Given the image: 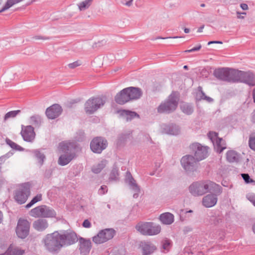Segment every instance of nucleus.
I'll return each instance as SVG.
<instances>
[{
  "instance_id": "nucleus-1",
  "label": "nucleus",
  "mask_w": 255,
  "mask_h": 255,
  "mask_svg": "<svg viewBox=\"0 0 255 255\" xmlns=\"http://www.w3.org/2000/svg\"><path fill=\"white\" fill-rule=\"evenodd\" d=\"M221 186L210 180H203L194 182L189 187L190 193L194 196H200L208 193L209 191H216L217 193L221 192Z\"/></svg>"
},
{
  "instance_id": "nucleus-2",
  "label": "nucleus",
  "mask_w": 255,
  "mask_h": 255,
  "mask_svg": "<svg viewBox=\"0 0 255 255\" xmlns=\"http://www.w3.org/2000/svg\"><path fill=\"white\" fill-rule=\"evenodd\" d=\"M42 242L45 249L54 254L58 253L63 247L58 231L46 235Z\"/></svg>"
},
{
  "instance_id": "nucleus-3",
  "label": "nucleus",
  "mask_w": 255,
  "mask_h": 255,
  "mask_svg": "<svg viewBox=\"0 0 255 255\" xmlns=\"http://www.w3.org/2000/svg\"><path fill=\"white\" fill-rule=\"evenodd\" d=\"M179 98L177 93L172 92L168 98L161 102L157 108V111L160 114H169L176 109L178 104Z\"/></svg>"
},
{
  "instance_id": "nucleus-4",
  "label": "nucleus",
  "mask_w": 255,
  "mask_h": 255,
  "mask_svg": "<svg viewBox=\"0 0 255 255\" xmlns=\"http://www.w3.org/2000/svg\"><path fill=\"white\" fill-rule=\"evenodd\" d=\"M30 215L34 218H50L56 216V211L51 207L42 205L37 206L29 212Z\"/></svg>"
},
{
  "instance_id": "nucleus-5",
  "label": "nucleus",
  "mask_w": 255,
  "mask_h": 255,
  "mask_svg": "<svg viewBox=\"0 0 255 255\" xmlns=\"http://www.w3.org/2000/svg\"><path fill=\"white\" fill-rule=\"evenodd\" d=\"M30 194V189L29 183H22L15 191L14 199L18 204H23L26 202Z\"/></svg>"
},
{
  "instance_id": "nucleus-6",
  "label": "nucleus",
  "mask_w": 255,
  "mask_h": 255,
  "mask_svg": "<svg viewBox=\"0 0 255 255\" xmlns=\"http://www.w3.org/2000/svg\"><path fill=\"white\" fill-rule=\"evenodd\" d=\"M236 70L229 68H220L214 71L215 77L220 80L234 83Z\"/></svg>"
},
{
  "instance_id": "nucleus-7",
  "label": "nucleus",
  "mask_w": 255,
  "mask_h": 255,
  "mask_svg": "<svg viewBox=\"0 0 255 255\" xmlns=\"http://www.w3.org/2000/svg\"><path fill=\"white\" fill-rule=\"evenodd\" d=\"M234 83H244L249 86H255V75L251 71L236 70Z\"/></svg>"
},
{
  "instance_id": "nucleus-8",
  "label": "nucleus",
  "mask_w": 255,
  "mask_h": 255,
  "mask_svg": "<svg viewBox=\"0 0 255 255\" xmlns=\"http://www.w3.org/2000/svg\"><path fill=\"white\" fill-rule=\"evenodd\" d=\"M105 100L99 97L89 99L85 104V111L88 114H92L104 106Z\"/></svg>"
},
{
  "instance_id": "nucleus-9",
  "label": "nucleus",
  "mask_w": 255,
  "mask_h": 255,
  "mask_svg": "<svg viewBox=\"0 0 255 255\" xmlns=\"http://www.w3.org/2000/svg\"><path fill=\"white\" fill-rule=\"evenodd\" d=\"M190 148L198 161L204 159L208 155V147L202 145L198 142L191 144Z\"/></svg>"
},
{
  "instance_id": "nucleus-10",
  "label": "nucleus",
  "mask_w": 255,
  "mask_h": 255,
  "mask_svg": "<svg viewBox=\"0 0 255 255\" xmlns=\"http://www.w3.org/2000/svg\"><path fill=\"white\" fill-rule=\"evenodd\" d=\"M63 247L69 246L76 243L79 238L77 234L70 230L60 231L59 232Z\"/></svg>"
},
{
  "instance_id": "nucleus-11",
  "label": "nucleus",
  "mask_w": 255,
  "mask_h": 255,
  "mask_svg": "<svg viewBox=\"0 0 255 255\" xmlns=\"http://www.w3.org/2000/svg\"><path fill=\"white\" fill-rule=\"evenodd\" d=\"M115 234L113 229H105L100 231L98 234L93 237V241L96 244H101L112 239Z\"/></svg>"
},
{
  "instance_id": "nucleus-12",
  "label": "nucleus",
  "mask_w": 255,
  "mask_h": 255,
  "mask_svg": "<svg viewBox=\"0 0 255 255\" xmlns=\"http://www.w3.org/2000/svg\"><path fill=\"white\" fill-rule=\"evenodd\" d=\"M108 146V141L106 138L97 136L94 138L90 143L91 150L96 153H101Z\"/></svg>"
},
{
  "instance_id": "nucleus-13",
  "label": "nucleus",
  "mask_w": 255,
  "mask_h": 255,
  "mask_svg": "<svg viewBox=\"0 0 255 255\" xmlns=\"http://www.w3.org/2000/svg\"><path fill=\"white\" fill-rule=\"evenodd\" d=\"M30 223L26 219H19L16 228V233L18 238L25 239L29 234Z\"/></svg>"
},
{
  "instance_id": "nucleus-14",
  "label": "nucleus",
  "mask_w": 255,
  "mask_h": 255,
  "mask_svg": "<svg viewBox=\"0 0 255 255\" xmlns=\"http://www.w3.org/2000/svg\"><path fill=\"white\" fill-rule=\"evenodd\" d=\"M125 183L128 186L129 189L134 192L133 197L137 198L140 191L139 186L137 184L135 180L132 177L130 172L128 171L126 173L125 178Z\"/></svg>"
},
{
  "instance_id": "nucleus-15",
  "label": "nucleus",
  "mask_w": 255,
  "mask_h": 255,
  "mask_svg": "<svg viewBox=\"0 0 255 255\" xmlns=\"http://www.w3.org/2000/svg\"><path fill=\"white\" fill-rule=\"evenodd\" d=\"M221 192L217 193L216 191H209L212 194H209L205 196L202 200V203L204 207L206 208H211L214 206L218 201V196L222 193V187L221 186Z\"/></svg>"
},
{
  "instance_id": "nucleus-16",
  "label": "nucleus",
  "mask_w": 255,
  "mask_h": 255,
  "mask_svg": "<svg viewBox=\"0 0 255 255\" xmlns=\"http://www.w3.org/2000/svg\"><path fill=\"white\" fill-rule=\"evenodd\" d=\"M197 162L198 161L193 156L189 154L183 156L181 159L182 167L187 172L193 171L195 169Z\"/></svg>"
},
{
  "instance_id": "nucleus-17",
  "label": "nucleus",
  "mask_w": 255,
  "mask_h": 255,
  "mask_svg": "<svg viewBox=\"0 0 255 255\" xmlns=\"http://www.w3.org/2000/svg\"><path fill=\"white\" fill-rule=\"evenodd\" d=\"M161 132L163 133L172 135H177L180 133V126L174 123L163 124L161 126Z\"/></svg>"
},
{
  "instance_id": "nucleus-18",
  "label": "nucleus",
  "mask_w": 255,
  "mask_h": 255,
  "mask_svg": "<svg viewBox=\"0 0 255 255\" xmlns=\"http://www.w3.org/2000/svg\"><path fill=\"white\" fill-rule=\"evenodd\" d=\"M78 247L81 255H88L92 248V243L90 239L80 237Z\"/></svg>"
},
{
  "instance_id": "nucleus-19",
  "label": "nucleus",
  "mask_w": 255,
  "mask_h": 255,
  "mask_svg": "<svg viewBox=\"0 0 255 255\" xmlns=\"http://www.w3.org/2000/svg\"><path fill=\"white\" fill-rule=\"evenodd\" d=\"M21 134L23 139L27 142L33 141L35 135L34 128L31 126H22Z\"/></svg>"
},
{
  "instance_id": "nucleus-20",
  "label": "nucleus",
  "mask_w": 255,
  "mask_h": 255,
  "mask_svg": "<svg viewBox=\"0 0 255 255\" xmlns=\"http://www.w3.org/2000/svg\"><path fill=\"white\" fill-rule=\"evenodd\" d=\"M62 111V108L59 105L54 104L46 109L45 114L48 119H54L61 114Z\"/></svg>"
},
{
  "instance_id": "nucleus-21",
  "label": "nucleus",
  "mask_w": 255,
  "mask_h": 255,
  "mask_svg": "<svg viewBox=\"0 0 255 255\" xmlns=\"http://www.w3.org/2000/svg\"><path fill=\"white\" fill-rule=\"evenodd\" d=\"M76 147L75 143L74 142L62 141L59 144L58 148L59 150L64 153L71 154L75 153Z\"/></svg>"
},
{
  "instance_id": "nucleus-22",
  "label": "nucleus",
  "mask_w": 255,
  "mask_h": 255,
  "mask_svg": "<svg viewBox=\"0 0 255 255\" xmlns=\"http://www.w3.org/2000/svg\"><path fill=\"white\" fill-rule=\"evenodd\" d=\"M142 255H151L156 250V246L150 242L143 241L140 244Z\"/></svg>"
},
{
  "instance_id": "nucleus-23",
  "label": "nucleus",
  "mask_w": 255,
  "mask_h": 255,
  "mask_svg": "<svg viewBox=\"0 0 255 255\" xmlns=\"http://www.w3.org/2000/svg\"><path fill=\"white\" fill-rule=\"evenodd\" d=\"M128 89L127 88H125L116 95L115 100L117 104L124 105L130 101L128 93Z\"/></svg>"
},
{
  "instance_id": "nucleus-24",
  "label": "nucleus",
  "mask_w": 255,
  "mask_h": 255,
  "mask_svg": "<svg viewBox=\"0 0 255 255\" xmlns=\"http://www.w3.org/2000/svg\"><path fill=\"white\" fill-rule=\"evenodd\" d=\"M32 226L37 231L43 232L48 228L49 224L45 219L40 218L34 221Z\"/></svg>"
},
{
  "instance_id": "nucleus-25",
  "label": "nucleus",
  "mask_w": 255,
  "mask_h": 255,
  "mask_svg": "<svg viewBox=\"0 0 255 255\" xmlns=\"http://www.w3.org/2000/svg\"><path fill=\"white\" fill-rule=\"evenodd\" d=\"M127 88L128 89V93L129 98V101L137 100L140 98L142 95L141 90L139 88L129 87Z\"/></svg>"
},
{
  "instance_id": "nucleus-26",
  "label": "nucleus",
  "mask_w": 255,
  "mask_h": 255,
  "mask_svg": "<svg viewBox=\"0 0 255 255\" xmlns=\"http://www.w3.org/2000/svg\"><path fill=\"white\" fill-rule=\"evenodd\" d=\"M118 112L127 122L130 121L135 118H139L138 114L135 112L123 110L119 111Z\"/></svg>"
},
{
  "instance_id": "nucleus-27",
  "label": "nucleus",
  "mask_w": 255,
  "mask_h": 255,
  "mask_svg": "<svg viewBox=\"0 0 255 255\" xmlns=\"http://www.w3.org/2000/svg\"><path fill=\"white\" fill-rule=\"evenodd\" d=\"M75 153L67 154L64 153L61 155L58 159L59 165L64 166L68 164L75 157Z\"/></svg>"
},
{
  "instance_id": "nucleus-28",
  "label": "nucleus",
  "mask_w": 255,
  "mask_h": 255,
  "mask_svg": "<svg viewBox=\"0 0 255 255\" xmlns=\"http://www.w3.org/2000/svg\"><path fill=\"white\" fill-rule=\"evenodd\" d=\"M159 219L165 225H170L173 223L174 220L173 215L168 212L161 214Z\"/></svg>"
},
{
  "instance_id": "nucleus-29",
  "label": "nucleus",
  "mask_w": 255,
  "mask_h": 255,
  "mask_svg": "<svg viewBox=\"0 0 255 255\" xmlns=\"http://www.w3.org/2000/svg\"><path fill=\"white\" fill-rule=\"evenodd\" d=\"M149 222H139L135 226L136 230L141 235L147 236Z\"/></svg>"
},
{
  "instance_id": "nucleus-30",
  "label": "nucleus",
  "mask_w": 255,
  "mask_h": 255,
  "mask_svg": "<svg viewBox=\"0 0 255 255\" xmlns=\"http://www.w3.org/2000/svg\"><path fill=\"white\" fill-rule=\"evenodd\" d=\"M148 231L147 236H154L158 234L161 231V227L153 222H149Z\"/></svg>"
},
{
  "instance_id": "nucleus-31",
  "label": "nucleus",
  "mask_w": 255,
  "mask_h": 255,
  "mask_svg": "<svg viewBox=\"0 0 255 255\" xmlns=\"http://www.w3.org/2000/svg\"><path fill=\"white\" fill-rule=\"evenodd\" d=\"M107 164V161L106 159H103L92 166V171L95 174H98L105 167Z\"/></svg>"
},
{
  "instance_id": "nucleus-32",
  "label": "nucleus",
  "mask_w": 255,
  "mask_h": 255,
  "mask_svg": "<svg viewBox=\"0 0 255 255\" xmlns=\"http://www.w3.org/2000/svg\"><path fill=\"white\" fill-rule=\"evenodd\" d=\"M24 253L23 250L9 247L4 254H0V255H22Z\"/></svg>"
},
{
  "instance_id": "nucleus-33",
  "label": "nucleus",
  "mask_w": 255,
  "mask_h": 255,
  "mask_svg": "<svg viewBox=\"0 0 255 255\" xmlns=\"http://www.w3.org/2000/svg\"><path fill=\"white\" fill-rule=\"evenodd\" d=\"M226 158L229 162H237L239 159V155L235 151L230 150L226 153Z\"/></svg>"
},
{
  "instance_id": "nucleus-34",
  "label": "nucleus",
  "mask_w": 255,
  "mask_h": 255,
  "mask_svg": "<svg viewBox=\"0 0 255 255\" xmlns=\"http://www.w3.org/2000/svg\"><path fill=\"white\" fill-rule=\"evenodd\" d=\"M181 111L186 115H190L194 112L193 106L189 103H183L180 106Z\"/></svg>"
},
{
  "instance_id": "nucleus-35",
  "label": "nucleus",
  "mask_w": 255,
  "mask_h": 255,
  "mask_svg": "<svg viewBox=\"0 0 255 255\" xmlns=\"http://www.w3.org/2000/svg\"><path fill=\"white\" fill-rule=\"evenodd\" d=\"M31 152L34 154V157L38 160L40 166H41L45 159L44 154L41 152L39 149L33 150Z\"/></svg>"
},
{
  "instance_id": "nucleus-36",
  "label": "nucleus",
  "mask_w": 255,
  "mask_h": 255,
  "mask_svg": "<svg viewBox=\"0 0 255 255\" xmlns=\"http://www.w3.org/2000/svg\"><path fill=\"white\" fill-rule=\"evenodd\" d=\"M214 145L216 148L217 151L220 153L226 148L225 142L221 138H218Z\"/></svg>"
},
{
  "instance_id": "nucleus-37",
  "label": "nucleus",
  "mask_w": 255,
  "mask_h": 255,
  "mask_svg": "<svg viewBox=\"0 0 255 255\" xmlns=\"http://www.w3.org/2000/svg\"><path fill=\"white\" fill-rule=\"evenodd\" d=\"M42 123L41 117L39 115H34L30 118V123L36 128H39Z\"/></svg>"
},
{
  "instance_id": "nucleus-38",
  "label": "nucleus",
  "mask_w": 255,
  "mask_h": 255,
  "mask_svg": "<svg viewBox=\"0 0 255 255\" xmlns=\"http://www.w3.org/2000/svg\"><path fill=\"white\" fill-rule=\"evenodd\" d=\"M93 0H85L78 4L79 9L80 11L88 8L92 4Z\"/></svg>"
},
{
  "instance_id": "nucleus-39",
  "label": "nucleus",
  "mask_w": 255,
  "mask_h": 255,
  "mask_svg": "<svg viewBox=\"0 0 255 255\" xmlns=\"http://www.w3.org/2000/svg\"><path fill=\"white\" fill-rule=\"evenodd\" d=\"M171 248V242L169 240H164L161 242V251L162 253L168 252Z\"/></svg>"
},
{
  "instance_id": "nucleus-40",
  "label": "nucleus",
  "mask_w": 255,
  "mask_h": 255,
  "mask_svg": "<svg viewBox=\"0 0 255 255\" xmlns=\"http://www.w3.org/2000/svg\"><path fill=\"white\" fill-rule=\"evenodd\" d=\"M22 0H7L5 5L0 10V12L4 11L5 10L10 8L12 5H13L14 4L18 3Z\"/></svg>"
},
{
  "instance_id": "nucleus-41",
  "label": "nucleus",
  "mask_w": 255,
  "mask_h": 255,
  "mask_svg": "<svg viewBox=\"0 0 255 255\" xmlns=\"http://www.w3.org/2000/svg\"><path fill=\"white\" fill-rule=\"evenodd\" d=\"M42 199V195L41 194H37L34 197H33L32 198V199L30 201V202L25 206V208H30L31 206H32L34 204H35L37 202L41 201Z\"/></svg>"
},
{
  "instance_id": "nucleus-42",
  "label": "nucleus",
  "mask_w": 255,
  "mask_h": 255,
  "mask_svg": "<svg viewBox=\"0 0 255 255\" xmlns=\"http://www.w3.org/2000/svg\"><path fill=\"white\" fill-rule=\"evenodd\" d=\"M6 142L11 148L13 149H15L18 151H22L23 150V148L22 147L9 139H6Z\"/></svg>"
},
{
  "instance_id": "nucleus-43",
  "label": "nucleus",
  "mask_w": 255,
  "mask_h": 255,
  "mask_svg": "<svg viewBox=\"0 0 255 255\" xmlns=\"http://www.w3.org/2000/svg\"><path fill=\"white\" fill-rule=\"evenodd\" d=\"M119 172L117 167H113L109 177L110 180H117L118 179Z\"/></svg>"
},
{
  "instance_id": "nucleus-44",
  "label": "nucleus",
  "mask_w": 255,
  "mask_h": 255,
  "mask_svg": "<svg viewBox=\"0 0 255 255\" xmlns=\"http://www.w3.org/2000/svg\"><path fill=\"white\" fill-rule=\"evenodd\" d=\"M20 113V110L10 111L5 115L4 117V120L5 121L9 118H14Z\"/></svg>"
},
{
  "instance_id": "nucleus-45",
  "label": "nucleus",
  "mask_w": 255,
  "mask_h": 255,
  "mask_svg": "<svg viewBox=\"0 0 255 255\" xmlns=\"http://www.w3.org/2000/svg\"><path fill=\"white\" fill-rule=\"evenodd\" d=\"M249 144L250 148L255 151V132L250 136Z\"/></svg>"
},
{
  "instance_id": "nucleus-46",
  "label": "nucleus",
  "mask_w": 255,
  "mask_h": 255,
  "mask_svg": "<svg viewBox=\"0 0 255 255\" xmlns=\"http://www.w3.org/2000/svg\"><path fill=\"white\" fill-rule=\"evenodd\" d=\"M208 136L211 139L214 144H215L218 138H220L218 137V133L213 131H210L208 134Z\"/></svg>"
},
{
  "instance_id": "nucleus-47",
  "label": "nucleus",
  "mask_w": 255,
  "mask_h": 255,
  "mask_svg": "<svg viewBox=\"0 0 255 255\" xmlns=\"http://www.w3.org/2000/svg\"><path fill=\"white\" fill-rule=\"evenodd\" d=\"M198 92L197 93L196 95V99L197 100H201L204 99V97L205 96V94L202 91V88L201 87L199 86L198 87Z\"/></svg>"
},
{
  "instance_id": "nucleus-48",
  "label": "nucleus",
  "mask_w": 255,
  "mask_h": 255,
  "mask_svg": "<svg viewBox=\"0 0 255 255\" xmlns=\"http://www.w3.org/2000/svg\"><path fill=\"white\" fill-rule=\"evenodd\" d=\"M242 177L244 180L245 182L247 183H253L254 185L255 184V181L251 178L250 176L247 173H242L241 174Z\"/></svg>"
},
{
  "instance_id": "nucleus-49",
  "label": "nucleus",
  "mask_w": 255,
  "mask_h": 255,
  "mask_svg": "<svg viewBox=\"0 0 255 255\" xmlns=\"http://www.w3.org/2000/svg\"><path fill=\"white\" fill-rule=\"evenodd\" d=\"M127 137L128 135L125 134L120 135L117 140V144L119 146L122 145L126 141Z\"/></svg>"
},
{
  "instance_id": "nucleus-50",
  "label": "nucleus",
  "mask_w": 255,
  "mask_h": 255,
  "mask_svg": "<svg viewBox=\"0 0 255 255\" xmlns=\"http://www.w3.org/2000/svg\"><path fill=\"white\" fill-rule=\"evenodd\" d=\"M12 154H13L12 152H9L8 153H6L5 154L0 156V162H1V163L4 162L7 159L9 158Z\"/></svg>"
},
{
  "instance_id": "nucleus-51",
  "label": "nucleus",
  "mask_w": 255,
  "mask_h": 255,
  "mask_svg": "<svg viewBox=\"0 0 255 255\" xmlns=\"http://www.w3.org/2000/svg\"><path fill=\"white\" fill-rule=\"evenodd\" d=\"M247 198L255 206V194L247 195Z\"/></svg>"
},
{
  "instance_id": "nucleus-52",
  "label": "nucleus",
  "mask_w": 255,
  "mask_h": 255,
  "mask_svg": "<svg viewBox=\"0 0 255 255\" xmlns=\"http://www.w3.org/2000/svg\"><path fill=\"white\" fill-rule=\"evenodd\" d=\"M108 188L107 186L102 185L101 186L99 190V194L101 195H103L105 193L107 192Z\"/></svg>"
},
{
  "instance_id": "nucleus-53",
  "label": "nucleus",
  "mask_w": 255,
  "mask_h": 255,
  "mask_svg": "<svg viewBox=\"0 0 255 255\" xmlns=\"http://www.w3.org/2000/svg\"><path fill=\"white\" fill-rule=\"evenodd\" d=\"M201 44H199L197 46L194 47H193V48H192L191 49L185 50V52L190 53V52H194V51H198V50H199L201 49Z\"/></svg>"
},
{
  "instance_id": "nucleus-54",
  "label": "nucleus",
  "mask_w": 255,
  "mask_h": 255,
  "mask_svg": "<svg viewBox=\"0 0 255 255\" xmlns=\"http://www.w3.org/2000/svg\"><path fill=\"white\" fill-rule=\"evenodd\" d=\"M80 65H81V64H80V62L78 61H77L74 62L72 63L69 64L68 66L69 68H70L71 69H74V68L78 67V66H80Z\"/></svg>"
},
{
  "instance_id": "nucleus-55",
  "label": "nucleus",
  "mask_w": 255,
  "mask_h": 255,
  "mask_svg": "<svg viewBox=\"0 0 255 255\" xmlns=\"http://www.w3.org/2000/svg\"><path fill=\"white\" fill-rule=\"evenodd\" d=\"M82 225L85 228H89L91 226V224L88 219H86L84 221Z\"/></svg>"
},
{
  "instance_id": "nucleus-56",
  "label": "nucleus",
  "mask_w": 255,
  "mask_h": 255,
  "mask_svg": "<svg viewBox=\"0 0 255 255\" xmlns=\"http://www.w3.org/2000/svg\"><path fill=\"white\" fill-rule=\"evenodd\" d=\"M32 38H33V39L36 40H39V39L46 40V39H49L48 37H43V36H38V35L33 37Z\"/></svg>"
},
{
  "instance_id": "nucleus-57",
  "label": "nucleus",
  "mask_w": 255,
  "mask_h": 255,
  "mask_svg": "<svg viewBox=\"0 0 255 255\" xmlns=\"http://www.w3.org/2000/svg\"><path fill=\"white\" fill-rule=\"evenodd\" d=\"M182 37L180 36H173V37H157L155 38V39H167V38H182Z\"/></svg>"
},
{
  "instance_id": "nucleus-58",
  "label": "nucleus",
  "mask_w": 255,
  "mask_h": 255,
  "mask_svg": "<svg viewBox=\"0 0 255 255\" xmlns=\"http://www.w3.org/2000/svg\"><path fill=\"white\" fill-rule=\"evenodd\" d=\"M251 121L253 123H255V109L252 114Z\"/></svg>"
},
{
  "instance_id": "nucleus-59",
  "label": "nucleus",
  "mask_w": 255,
  "mask_h": 255,
  "mask_svg": "<svg viewBox=\"0 0 255 255\" xmlns=\"http://www.w3.org/2000/svg\"><path fill=\"white\" fill-rule=\"evenodd\" d=\"M241 7L243 10H247L248 9V5L246 3H242L241 4Z\"/></svg>"
},
{
  "instance_id": "nucleus-60",
  "label": "nucleus",
  "mask_w": 255,
  "mask_h": 255,
  "mask_svg": "<svg viewBox=\"0 0 255 255\" xmlns=\"http://www.w3.org/2000/svg\"><path fill=\"white\" fill-rule=\"evenodd\" d=\"M132 1L133 0H129L128 1H127L126 3H124L123 4L128 6H130L132 4Z\"/></svg>"
},
{
  "instance_id": "nucleus-61",
  "label": "nucleus",
  "mask_w": 255,
  "mask_h": 255,
  "mask_svg": "<svg viewBox=\"0 0 255 255\" xmlns=\"http://www.w3.org/2000/svg\"><path fill=\"white\" fill-rule=\"evenodd\" d=\"M144 137L147 141H149L151 143L152 142V139L148 134H145L144 135Z\"/></svg>"
},
{
  "instance_id": "nucleus-62",
  "label": "nucleus",
  "mask_w": 255,
  "mask_h": 255,
  "mask_svg": "<svg viewBox=\"0 0 255 255\" xmlns=\"http://www.w3.org/2000/svg\"><path fill=\"white\" fill-rule=\"evenodd\" d=\"M204 100H207L209 102H211L213 101V99L211 98H210L209 97H208V96H207L206 95L204 97Z\"/></svg>"
},
{
  "instance_id": "nucleus-63",
  "label": "nucleus",
  "mask_w": 255,
  "mask_h": 255,
  "mask_svg": "<svg viewBox=\"0 0 255 255\" xmlns=\"http://www.w3.org/2000/svg\"><path fill=\"white\" fill-rule=\"evenodd\" d=\"M253 97L254 100V102L255 103V88L254 89L253 91Z\"/></svg>"
},
{
  "instance_id": "nucleus-64",
  "label": "nucleus",
  "mask_w": 255,
  "mask_h": 255,
  "mask_svg": "<svg viewBox=\"0 0 255 255\" xmlns=\"http://www.w3.org/2000/svg\"><path fill=\"white\" fill-rule=\"evenodd\" d=\"M215 43L217 44V41H209L208 43V45H210L211 44H215Z\"/></svg>"
}]
</instances>
